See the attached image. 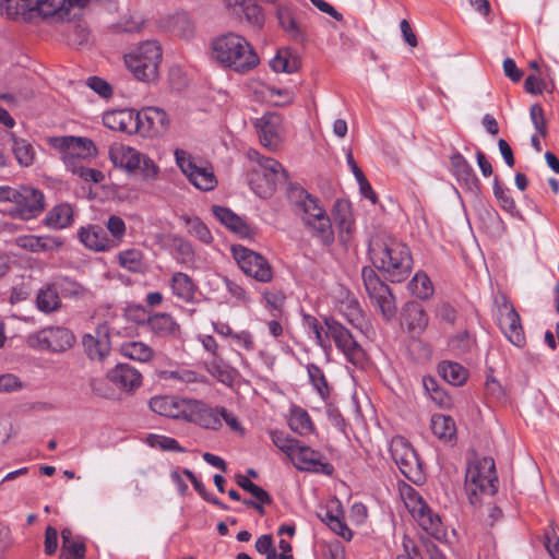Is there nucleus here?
<instances>
[{
	"instance_id": "nucleus-1",
	"label": "nucleus",
	"mask_w": 559,
	"mask_h": 559,
	"mask_svg": "<svg viewBox=\"0 0 559 559\" xmlns=\"http://www.w3.org/2000/svg\"><path fill=\"white\" fill-rule=\"evenodd\" d=\"M373 265L392 283L405 281L413 267L408 247L389 236H377L369 243Z\"/></svg>"
},
{
	"instance_id": "nucleus-2",
	"label": "nucleus",
	"mask_w": 559,
	"mask_h": 559,
	"mask_svg": "<svg viewBox=\"0 0 559 559\" xmlns=\"http://www.w3.org/2000/svg\"><path fill=\"white\" fill-rule=\"evenodd\" d=\"M211 58L219 67L240 74L252 71L260 63V58L249 40L233 32L213 39Z\"/></svg>"
},
{
	"instance_id": "nucleus-3",
	"label": "nucleus",
	"mask_w": 559,
	"mask_h": 559,
	"mask_svg": "<svg viewBox=\"0 0 559 559\" xmlns=\"http://www.w3.org/2000/svg\"><path fill=\"white\" fill-rule=\"evenodd\" d=\"M497 483L496 465L491 457L475 459L468 463L465 474V491L472 504L478 503L485 495H495Z\"/></svg>"
},
{
	"instance_id": "nucleus-4",
	"label": "nucleus",
	"mask_w": 559,
	"mask_h": 559,
	"mask_svg": "<svg viewBox=\"0 0 559 559\" xmlns=\"http://www.w3.org/2000/svg\"><path fill=\"white\" fill-rule=\"evenodd\" d=\"M185 420L215 431L219 430L225 421L233 431L243 432V427L233 412L223 406H211L200 400H189Z\"/></svg>"
},
{
	"instance_id": "nucleus-5",
	"label": "nucleus",
	"mask_w": 559,
	"mask_h": 559,
	"mask_svg": "<svg viewBox=\"0 0 559 559\" xmlns=\"http://www.w3.org/2000/svg\"><path fill=\"white\" fill-rule=\"evenodd\" d=\"M162 48L157 41L141 43L124 56V63L134 78L142 82H155L159 76Z\"/></svg>"
},
{
	"instance_id": "nucleus-6",
	"label": "nucleus",
	"mask_w": 559,
	"mask_h": 559,
	"mask_svg": "<svg viewBox=\"0 0 559 559\" xmlns=\"http://www.w3.org/2000/svg\"><path fill=\"white\" fill-rule=\"evenodd\" d=\"M248 158L257 166L249 174V183L252 190L261 198H267L276 189V185L286 179L282 165L271 157H263L255 150H249Z\"/></svg>"
},
{
	"instance_id": "nucleus-7",
	"label": "nucleus",
	"mask_w": 559,
	"mask_h": 559,
	"mask_svg": "<svg viewBox=\"0 0 559 559\" xmlns=\"http://www.w3.org/2000/svg\"><path fill=\"white\" fill-rule=\"evenodd\" d=\"M298 203L302 212L301 218L313 237L320 239L323 245H331L334 240V231L330 216L320 204L319 200L305 191Z\"/></svg>"
},
{
	"instance_id": "nucleus-8",
	"label": "nucleus",
	"mask_w": 559,
	"mask_h": 559,
	"mask_svg": "<svg viewBox=\"0 0 559 559\" xmlns=\"http://www.w3.org/2000/svg\"><path fill=\"white\" fill-rule=\"evenodd\" d=\"M73 332L63 326H48L29 334L26 344L35 350L63 353L75 344Z\"/></svg>"
},
{
	"instance_id": "nucleus-9",
	"label": "nucleus",
	"mask_w": 559,
	"mask_h": 559,
	"mask_svg": "<svg viewBox=\"0 0 559 559\" xmlns=\"http://www.w3.org/2000/svg\"><path fill=\"white\" fill-rule=\"evenodd\" d=\"M51 147L59 151L61 159L68 169L78 166V160L88 159L97 155V148L92 140L82 136H52L48 139Z\"/></svg>"
},
{
	"instance_id": "nucleus-10",
	"label": "nucleus",
	"mask_w": 559,
	"mask_h": 559,
	"mask_svg": "<svg viewBox=\"0 0 559 559\" xmlns=\"http://www.w3.org/2000/svg\"><path fill=\"white\" fill-rule=\"evenodd\" d=\"M401 497L414 520L429 534L438 536L441 533V520L425 503L421 496L411 486H403Z\"/></svg>"
},
{
	"instance_id": "nucleus-11",
	"label": "nucleus",
	"mask_w": 559,
	"mask_h": 559,
	"mask_svg": "<svg viewBox=\"0 0 559 559\" xmlns=\"http://www.w3.org/2000/svg\"><path fill=\"white\" fill-rule=\"evenodd\" d=\"M175 157L181 171L195 188L211 191L217 186L212 166L197 162L183 150H176Z\"/></svg>"
},
{
	"instance_id": "nucleus-12",
	"label": "nucleus",
	"mask_w": 559,
	"mask_h": 559,
	"mask_svg": "<svg viewBox=\"0 0 559 559\" xmlns=\"http://www.w3.org/2000/svg\"><path fill=\"white\" fill-rule=\"evenodd\" d=\"M231 251L235 261L246 275L261 283H267L273 278L271 264L260 253L243 246H233Z\"/></svg>"
},
{
	"instance_id": "nucleus-13",
	"label": "nucleus",
	"mask_w": 559,
	"mask_h": 559,
	"mask_svg": "<svg viewBox=\"0 0 559 559\" xmlns=\"http://www.w3.org/2000/svg\"><path fill=\"white\" fill-rule=\"evenodd\" d=\"M361 277L370 299L379 308L385 319H391L396 312V307L389 286L384 284L379 278L376 271L369 266L362 269Z\"/></svg>"
},
{
	"instance_id": "nucleus-14",
	"label": "nucleus",
	"mask_w": 559,
	"mask_h": 559,
	"mask_svg": "<svg viewBox=\"0 0 559 559\" xmlns=\"http://www.w3.org/2000/svg\"><path fill=\"white\" fill-rule=\"evenodd\" d=\"M14 206L9 210L12 217L29 221L37 217L45 209L43 192L29 186H21L12 199Z\"/></svg>"
},
{
	"instance_id": "nucleus-15",
	"label": "nucleus",
	"mask_w": 559,
	"mask_h": 559,
	"mask_svg": "<svg viewBox=\"0 0 559 559\" xmlns=\"http://www.w3.org/2000/svg\"><path fill=\"white\" fill-rule=\"evenodd\" d=\"M497 321L506 337L515 346L521 347L525 343L524 331L520 316L506 296L496 298Z\"/></svg>"
},
{
	"instance_id": "nucleus-16",
	"label": "nucleus",
	"mask_w": 559,
	"mask_h": 559,
	"mask_svg": "<svg viewBox=\"0 0 559 559\" xmlns=\"http://www.w3.org/2000/svg\"><path fill=\"white\" fill-rule=\"evenodd\" d=\"M325 324L329 326L331 338L347 360L355 366L362 365L366 360V353L350 332L331 318H325Z\"/></svg>"
},
{
	"instance_id": "nucleus-17",
	"label": "nucleus",
	"mask_w": 559,
	"mask_h": 559,
	"mask_svg": "<svg viewBox=\"0 0 559 559\" xmlns=\"http://www.w3.org/2000/svg\"><path fill=\"white\" fill-rule=\"evenodd\" d=\"M136 133L144 138H160L170 128L167 112L158 107H145L136 111Z\"/></svg>"
},
{
	"instance_id": "nucleus-18",
	"label": "nucleus",
	"mask_w": 559,
	"mask_h": 559,
	"mask_svg": "<svg viewBox=\"0 0 559 559\" xmlns=\"http://www.w3.org/2000/svg\"><path fill=\"white\" fill-rule=\"evenodd\" d=\"M92 0H33L36 15L53 23L70 19L73 8H84Z\"/></svg>"
},
{
	"instance_id": "nucleus-19",
	"label": "nucleus",
	"mask_w": 559,
	"mask_h": 559,
	"mask_svg": "<svg viewBox=\"0 0 559 559\" xmlns=\"http://www.w3.org/2000/svg\"><path fill=\"white\" fill-rule=\"evenodd\" d=\"M261 144L270 151H276L284 140L283 118L275 112H267L257 120Z\"/></svg>"
},
{
	"instance_id": "nucleus-20",
	"label": "nucleus",
	"mask_w": 559,
	"mask_h": 559,
	"mask_svg": "<svg viewBox=\"0 0 559 559\" xmlns=\"http://www.w3.org/2000/svg\"><path fill=\"white\" fill-rule=\"evenodd\" d=\"M390 451L392 459L402 474L408 479H414L419 474L420 463L412 445L401 437L391 441Z\"/></svg>"
},
{
	"instance_id": "nucleus-21",
	"label": "nucleus",
	"mask_w": 559,
	"mask_h": 559,
	"mask_svg": "<svg viewBox=\"0 0 559 559\" xmlns=\"http://www.w3.org/2000/svg\"><path fill=\"white\" fill-rule=\"evenodd\" d=\"M297 469L331 475L333 467L323 460L320 452L301 444L299 441L289 456Z\"/></svg>"
},
{
	"instance_id": "nucleus-22",
	"label": "nucleus",
	"mask_w": 559,
	"mask_h": 559,
	"mask_svg": "<svg viewBox=\"0 0 559 559\" xmlns=\"http://www.w3.org/2000/svg\"><path fill=\"white\" fill-rule=\"evenodd\" d=\"M14 245L32 253H53L64 246V239L56 235H21L14 238Z\"/></svg>"
},
{
	"instance_id": "nucleus-23",
	"label": "nucleus",
	"mask_w": 559,
	"mask_h": 559,
	"mask_svg": "<svg viewBox=\"0 0 559 559\" xmlns=\"http://www.w3.org/2000/svg\"><path fill=\"white\" fill-rule=\"evenodd\" d=\"M229 12L247 22L255 29H261L265 22L263 9L251 0H225Z\"/></svg>"
},
{
	"instance_id": "nucleus-24",
	"label": "nucleus",
	"mask_w": 559,
	"mask_h": 559,
	"mask_svg": "<svg viewBox=\"0 0 559 559\" xmlns=\"http://www.w3.org/2000/svg\"><path fill=\"white\" fill-rule=\"evenodd\" d=\"M82 345L84 352L92 360H104L110 352L108 328L106 325H98L93 333L83 336Z\"/></svg>"
},
{
	"instance_id": "nucleus-25",
	"label": "nucleus",
	"mask_w": 559,
	"mask_h": 559,
	"mask_svg": "<svg viewBox=\"0 0 559 559\" xmlns=\"http://www.w3.org/2000/svg\"><path fill=\"white\" fill-rule=\"evenodd\" d=\"M80 242L93 252H106L115 249V243L110 242L108 233L96 224L82 226L78 230Z\"/></svg>"
},
{
	"instance_id": "nucleus-26",
	"label": "nucleus",
	"mask_w": 559,
	"mask_h": 559,
	"mask_svg": "<svg viewBox=\"0 0 559 559\" xmlns=\"http://www.w3.org/2000/svg\"><path fill=\"white\" fill-rule=\"evenodd\" d=\"M189 399H178L169 395L153 396L150 402V408L162 416L186 419Z\"/></svg>"
},
{
	"instance_id": "nucleus-27",
	"label": "nucleus",
	"mask_w": 559,
	"mask_h": 559,
	"mask_svg": "<svg viewBox=\"0 0 559 559\" xmlns=\"http://www.w3.org/2000/svg\"><path fill=\"white\" fill-rule=\"evenodd\" d=\"M136 111L133 109L111 110L103 115V123L110 130L136 133Z\"/></svg>"
},
{
	"instance_id": "nucleus-28",
	"label": "nucleus",
	"mask_w": 559,
	"mask_h": 559,
	"mask_svg": "<svg viewBox=\"0 0 559 559\" xmlns=\"http://www.w3.org/2000/svg\"><path fill=\"white\" fill-rule=\"evenodd\" d=\"M106 378L123 391H133L142 384L141 373L133 367L120 364L110 369Z\"/></svg>"
},
{
	"instance_id": "nucleus-29",
	"label": "nucleus",
	"mask_w": 559,
	"mask_h": 559,
	"mask_svg": "<svg viewBox=\"0 0 559 559\" xmlns=\"http://www.w3.org/2000/svg\"><path fill=\"white\" fill-rule=\"evenodd\" d=\"M108 154L109 159L116 167L124 169L128 173L136 171L141 155V152L138 150L121 143H115L109 147Z\"/></svg>"
},
{
	"instance_id": "nucleus-30",
	"label": "nucleus",
	"mask_w": 559,
	"mask_h": 559,
	"mask_svg": "<svg viewBox=\"0 0 559 559\" xmlns=\"http://www.w3.org/2000/svg\"><path fill=\"white\" fill-rule=\"evenodd\" d=\"M451 170L459 182H461L467 190L477 191L479 188V180L476 177L472 166L466 158L455 153L450 157Z\"/></svg>"
},
{
	"instance_id": "nucleus-31",
	"label": "nucleus",
	"mask_w": 559,
	"mask_h": 559,
	"mask_svg": "<svg viewBox=\"0 0 559 559\" xmlns=\"http://www.w3.org/2000/svg\"><path fill=\"white\" fill-rule=\"evenodd\" d=\"M147 326L157 337H178L180 335V325L168 313L159 312L151 316L147 319Z\"/></svg>"
},
{
	"instance_id": "nucleus-32",
	"label": "nucleus",
	"mask_w": 559,
	"mask_h": 559,
	"mask_svg": "<svg viewBox=\"0 0 559 559\" xmlns=\"http://www.w3.org/2000/svg\"><path fill=\"white\" fill-rule=\"evenodd\" d=\"M332 215L341 238L349 239L355 229L350 204L347 201L337 200L334 203Z\"/></svg>"
},
{
	"instance_id": "nucleus-33",
	"label": "nucleus",
	"mask_w": 559,
	"mask_h": 559,
	"mask_svg": "<svg viewBox=\"0 0 559 559\" xmlns=\"http://www.w3.org/2000/svg\"><path fill=\"white\" fill-rule=\"evenodd\" d=\"M0 12L8 19H23L24 21L32 20L36 15L33 0H2Z\"/></svg>"
},
{
	"instance_id": "nucleus-34",
	"label": "nucleus",
	"mask_w": 559,
	"mask_h": 559,
	"mask_svg": "<svg viewBox=\"0 0 559 559\" xmlns=\"http://www.w3.org/2000/svg\"><path fill=\"white\" fill-rule=\"evenodd\" d=\"M74 219L73 209L68 203L55 205L44 219L45 226L50 229H63L72 225Z\"/></svg>"
},
{
	"instance_id": "nucleus-35",
	"label": "nucleus",
	"mask_w": 559,
	"mask_h": 559,
	"mask_svg": "<svg viewBox=\"0 0 559 559\" xmlns=\"http://www.w3.org/2000/svg\"><path fill=\"white\" fill-rule=\"evenodd\" d=\"M62 546L59 559H84L86 547L81 537L73 536L70 528L61 531Z\"/></svg>"
},
{
	"instance_id": "nucleus-36",
	"label": "nucleus",
	"mask_w": 559,
	"mask_h": 559,
	"mask_svg": "<svg viewBox=\"0 0 559 559\" xmlns=\"http://www.w3.org/2000/svg\"><path fill=\"white\" fill-rule=\"evenodd\" d=\"M428 324V317L418 304H409L403 314L402 325L413 335L420 334Z\"/></svg>"
},
{
	"instance_id": "nucleus-37",
	"label": "nucleus",
	"mask_w": 559,
	"mask_h": 559,
	"mask_svg": "<svg viewBox=\"0 0 559 559\" xmlns=\"http://www.w3.org/2000/svg\"><path fill=\"white\" fill-rule=\"evenodd\" d=\"M212 211L214 216L231 231L240 236L249 235L250 228L247 223L231 210L224 206L214 205Z\"/></svg>"
},
{
	"instance_id": "nucleus-38",
	"label": "nucleus",
	"mask_w": 559,
	"mask_h": 559,
	"mask_svg": "<svg viewBox=\"0 0 559 559\" xmlns=\"http://www.w3.org/2000/svg\"><path fill=\"white\" fill-rule=\"evenodd\" d=\"M36 306L44 313H51L61 308V298L55 284H46L38 289Z\"/></svg>"
},
{
	"instance_id": "nucleus-39",
	"label": "nucleus",
	"mask_w": 559,
	"mask_h": 559,
	"mask_svg": "<svg viewBox=\"0 0 559 559\" xmlns=\"http://www.w3.org/2000/svg\"><path fill=\"white\" fill-rule=\"evenodd\" d=\"M169 286L173 294L186 302L194 298L197 287L192 278L186 273H175L170 278Z\"/></svg>"
},
{
	"instance_id": "nucleus-40",
	"label": "nucleus",
	"mask_w": 559,
	"mask_h": 559,
	"mask_svg": "<svg viewBox=\"0 0 559 559\" xmlns=\"http://www.w3.org/2000/svg\"><path fill=\"white\" fill-rule=\"evenodd\" d=\"M431 430L443 442H452L456 437L454 419L443 414H435L431 417Z\"/></svg>"
},
{
	"instance_id": "nucleus-41",
	"label": "nucleus",
	"mask_w": 559,
	"mask_h": 559,
	"mask_svg": "<svg viewBox=\"0 0 559 559\" xmlns=\"http://www.w3.org/2000/svg\"><path fill=\"white\" fill-rule=\"evenodd\" d=\"M270 66L273 71L278 73H294L300 68V59L289 49H280L270 61Z\"/></svg>"
},
{
	"instance_id": "nucleus-42",
	"label": "nucleus",
	"mask_w": 559,
	"mask_h": 559,
	"mask_svg": "<svg viewBox=\"0 0 559 559\" xmlns=\"http://www.w3.org/2000/svg\"><path fill=\"white\" fill-rule=\"evenodd\" d=\"M289 428L298 435L305 436L313 431V423L306 409L293 406L288 416Z\"/></svg>"
},
{
	"instance_id": "nucleus-43",
	"label": "nucleus",
	"mask_w": 559,
	"mask_h": 559,
	"mask_svg": "<svg viewBox=\"0 0 559 559\" xmlns=\"http://www.w3.org/2000/svg\"><path fill=\"white\" fill-rule=\"evenodd\" d=\"M120 353L126 358L140 362H147L154 357L152 347L140 341L124 342L120 346Z\"/></svg>"
},
{
	"instance_id": "nucleus-44",
	"label": "nucleus",
	"mask_w": 559,
	"mask_h": 559,
	"mask_svg": "<svg viewBox=\"0 0 559 559\" xmlns=\"http://www.w3.org/2000/svg\"><path fill=\"white\" fill-rule=\"evenodd\" d=\"M276 17L278 20V23L281 27L295 40H304L305 34L301 29V27L297 24L295 21L293 13L285 5H277L276 7Z\"/></svg>"
},
{
	"instance_id": "nucleus-45",
	"label": "nucleus",
	"mask_w": 559,
	"mask_h": 559,
	"mask_svg": "<svg viewBox=\"0 0 559 559\" xmlns=\"http://www.w3.org/2000/svg\"><path fill=\"white\" fill-rule=\"evenodd\" d=\"M206 371L223 384H230L234 381L235 371L230 368L221 355L212 357L205 362Z\"/></svg>"
},
{
	"instance_id": "nucleus-46",
	"label": "nucleus",
	"mask_w": 559,
	"mask_h": 559,
	"mask_svg": "<svg viewBox=\"0 0 559 559\" xmlns=\"http://www.w3.org/2000/svg\"><path fill=\"white\" fill-rule=\"evenodd\" d=\"M180 221L183 223L187 233L203 243L209 245L213 241V236L210 229L198 216L185 214L180 216Z\"/></svg>"
},
{
	"instance_id": "nucleus-47",
	"label": "nucleus",
	"mask_w": 559,
	"mask_h": 559,
	"mask_svg": "<svg viewBox=\"0 0 559 559\" xmlns=\"http://www.w3.org/2000/svg\"><path fill=\"white\" fill-rule=\"evenodd\" d=\"M443 379L452 385H463L468 378V371L462 365L453 361H443L439 365Z\"/></svg>"
},
{
	"instance_id": "nucleus-48",
	"label": "nucleus",
	"mask_w": 559,
	"mask_h": 559,
	"mask_svg": "<svg viewBox=\"0 0 559 559\" xmlns=\"http://www.w3.org/2000/svg\"><path fill=\"white\" fill-rule=\"evenodd\" d=\"M174 255L176 260L186 265L192 267L195 264V251L192 243L183 238H174Z\"/></svg>"
},
{
	"instance_id": "nucleus-49",
	"label": "nucleus",
	"mask_w": 559,
	"mask_h": 559,
	"mask_svg": "<svg viewBox=\"0 0 559 559\" xmlns=\"http://www.w3.org/2000/svg\"><path fill=\"white\" fill-rule=\"evenodd\" d=\"M12 151L21 166L28 167L34 163L35 150L31 143L23 139H13Z\"/></svg>"
},
{
	"instance_id": "nucleus-50",
	"label": "nucleus",
	"mask_w": 559,
	"mask_h": 559,
	"mask_svg": "<svg viewBox=\"0 0 559 559\" xmlns=\"http://www.w3.org/2000/svg\"><path fill=\"white\" fill-rule=\"evenodd\" d=\"M117 260L120 266L128 271L140 272L143 269V254L138 249H128L119 252Z\"/></svg>"
},
{
	"instance_id": "nucleus-51",
	"label": "nucleus",
	"mask_w": 559,
	"mask_h": 559,
	"mask_svg": "<svg viewBox=\"0 0 559 559\" xmlns=\"http://www.w3.org/2000/svg\"><path fill=\"white\" fill-rule=\"evenodd\" d=\"M319 516L338 536L346 540L352 539V531L338 514H332L330 510H325L324 513H319Z\"/></svg>"
},
{
	"instance_id": "nucleus-52",
	"label": "nucleus",
	"mask_w": 559,
	"mask_h": 559,
	"mask_svg": "<svg viewBox=\"0 0 559 559\" xmlns=\"http://www.w3.org/2000/svg\"><path fill=\"white\" fill-rule=\"evenodd\" d=\"M145 442L153 449H158L162 451L185 452V449L178 443L176 439L171 437L150 433L146 437Z\"/></svg>"
},
{
	"instance_id": "nucleus-53",
	"label": "nucleus",
	"mask_w": 559,
	"mask_h": 559,
	"mask_svg": "<svg viewBox=\"0 0 559 559\" xmlns=\"http://www.w3.org/2000/svg\"><path fill=\"white\" fill-rule=\"evenodd\" d=\"M412 294L420 299L430 297L433 293V287L430 278L425 273H416L408 284Z\"/></svg>"
},
{
	"instance_id": "nucleus-54",
	"label": "nucleus",
	"mask_w": 559,
	"mask_h": 559,
	"mask_svg": "<svg viewBox=\"0 0 559 559\" xmlns=\"http://www.w3.org/2000/svg\"><path fill=\"white\" fill-rule=\"evenodd\" d=\"M106 229H107L106 231H108L110 234V235H108L109 240H110V242L115 243V249H116L117 247H119L122 243L123 238L126 236V231H127L126 223L120 216L111 215L108 217V219L106 222Z\"/></svg>"
},
{
	"instance_id": "nucleus-55",
	"label": "nucleus",
	"mask_w": 559,
	"mask_h": 559,
	"mask_svg": "<svg viewBox=\"0 0 559 559\" xmlns=\"http://www.w3.org/2000/svg\"><path fill=\"white\" fill-rule=\"evenodd\" d=\"M306 323L308 329L313 333L317 343L322 348H329L330 344V332L329 326L324 323V325L320 324V322L311 316L306 317Z\"/></svg>"
},
{
	"instance_id": "nucleus-56",
	"label": "nucleus",
	"mask_w": 559,
	"mask_h": 559,
	"mask_svg": "<svg viewBox=\"0 0 559 559\" xmlns=\"http://www.w3.org/2000/svg\"><path fill=\"white\" fill-rule=\"evenodd\" d=\"M307 370L311 384L321 399L326 400L330 395V389L323 371L316 365H309Z\"/></svg>"
},
{
	"instance_id": "nucleus-57",
	"label": "nucleus",
	"mask_w": 559,
	"mask_h": 559,
	"mask_svg": "<svg viewBox=\"0 0 559 559\" xmlns=\"http://www.w3.org/2000/svg\"><path fill=\"white\" fill-rule=\"evenodd\" d=\"M146 181L156 180L159 175V167L147 155L142 154L139 158V166L136 167Z\"/></svg>"
},
{
	"instance_id": "nucleus-58",
	"label": "nucleus",
	"mask_w": 559,
	"mask_h": 559,
	"mask_svg": "<svg viewBox=\"0 0 559 559\" xmlns=\"http://www.w3.org/2000/svg\"><path fill=\"white\" fill-rule=\"evenodd\" d=\"M165 379L176 380L181 383L190 384L204 381V378L189 369H177L164 372Z\"/></svg>"
},
{
	"instance_id": "nucleus-59",
	"label": "nucleus",
	"mask_w": 559,
	"mask_h": 559,
	"mask_svg": "<svg viewBox=\"0 0 559 559\" xmlns=\"http://www.w3.org/2000/svg\"><path fill=\"white\" fill-rule=\"evenodd\" d=\"M61 294L64 297H70L74 299L83 298L87 295V289L80 283L70 280V278H63L60 284Z\"/></svg>"
},
{
	"instance_id": "nucleus-60",
	"label": "nucleus",
	"mask_w": 559,
	"mask_h": 559,
	"mask_svg": "<svg viewBox=\"0 0 559 559\" xmlns=\"http://www.w3.org/2000/svg\"><path fill=\"white\" fill-rule=\"evenodd\" d=\"M263 298L266 307L272 311V317L276 318L282 313L286 297L281 290L265 292Z\"/></svg>"
},
{
	"instance_id": "nucleus-61",
	"label": "nucleus",
	"mask_w": 559,
	"mask_h": 559,
	"mask_svg": "<svg viewBox=\"0 0 559 559\" xmlns=\"http://www.w3.org/2000/svg\"><path fill=\"white\" fill-rule=\"evenodd\" d=\"M493 194L499 202V205L508 213L513 214L516 210L514 200L511 198L507 188L502 187L496 179L493 186Z\"/></svg>"
},
{
	"instance_id": "nucleus-62",
	"label": "nucleus",
	"mask_w": 559,
	"mask_h": 559,
	"mask_svg": "<svg viewBox=\"0 0 559 559\" xmlns=\"http://www.w3.org/2000/svg\"><path fill=\"white\" fill-rule=\"evenodd\" d=\"M271 439L274 443V445L286 454V456L289 459L290 454L293 453L295 447L298 443V440L289 438L287 435L278 431H273L271 433Z\"/></svg>"
},
{
	"instance_id": "nucleus-63",
	"label": "nucleus",
	"mask_w": 559,
	"mask_h": 559,
	"mask_svg": "<svg viewBox=\"0 0 559 559\" xmlns=\"http://www.w3.org/2000/svg\"><path fill=\"white\" fill-rule=\"evenodd\" d=\"M74 175H76L78 177H80L81 179H83L84 181H87V182H95V183H99L102 181H104L105 179V175L103 174V171L98 170V169H94V168H87V167H83V166H73L72 169H70Z\"/></svg>"
},
{
	"instance_id": "nucleus-64",
	"label": "nucleus",
	"mask_w": 559,
	"mask_h": 559,
	"mask_svg": "<svg viewBox=\"0 0 559 559\" xmlns=\"http://www.w3.org/2000/svg\"><path fill=\"white\" fill-rule=\"evenodd\" d=\"M340 311L353 324H356L361 319V311L359 304L355 299H348L341 305Z\"/></svg>"
}]
</instances>
